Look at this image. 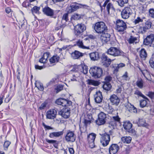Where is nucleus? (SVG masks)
<instances>
[{
    "label": "nucleus",
    "mask_w": 154,
    "mask_h": 154,
    "mask_svg": "<svg viewBox=\"0 0 154 154\" xmlns=\"http://www.w3.org/2000/svg\"><path fill=\"white\" fill-rule=\"evenodd\" d=\"M55 102L58 105L65 106L59 112L58 114L64 119L69 118L70 116V109L68 107L72 105V101L63 98H60L57 99Z\"/></svg>",
    "instance_id": "nucleus-1"
},
{
    "label": "nucleus",
    "mask_w": 154,
    "mask_h": 154,
    "mask_svg": "<svg viewBox=\"0 0 154 154\" xmlns=\"http://www.w3.org/2000/svg\"><path fill=\"white\" fill-rule=\"evenodd\" d=\"M63 133V131L59 132H53L50 134L49 137L51 138H54V137H58L62 136Z\"/></svg>",
    "instance_id": "nucleus-28"
},
{
    "label": "nucleus",
    "mask_w": 154,
    "mask_h": 154,
    "mask_svg": "<svg viewBox=\"0 0 154 154\" xmlns=\"http://www.w3.org/2000/svg\"><path fill=\"white\" fill-rule=\"evenodd\" d=\"M91 60L93 61L97 60L100 58L99 53L97 52H93L89 54Z\"/></svg>",
    "instance_id": "nucleus-29"
},
{
    "label": "nucleus",
    "mask_w": 154,
    "mask_h": 154,
    "mask_svg": "<svg viewBox=\"0 0 154 154\" xmlns=\"http://www.w3.org/2000/svg\"><path fill=\"white\" fill-rule=\"evenodd\" d=\"M78 68L79 71L85 74L88 72V68L87 66L83 64L79 65Z\"/></svg>",
    "instance_id": "nucleus-27"
},
{
    "label": "nucleus",
    "mask_w": 154,
    "mask_h": 154,
    "mask_svg": "<svg viewBox=\"0 0 154 154\" xmlns=\"http://www.w3.org/2000/svg\"><path fill=\"white\" fill-rule=\"evenodd\" d=\"M131 138L130 137H124L121 138V140L124 143H130L131 140Z\"/></svg>",
    "instance_id": "nucleus-35"
},
{
    "label": "nucleus",
    "mask_w": 154,
    "mask_h": 154,
    "mask_svg": "<svg viewBox=\"0 0 154 154\" xmlns=\"http://www.w3.org/2000/svg\"><path fill=\"white\" fill-rule=\"evenodd\" d=\"M147 95L151 99H154V92L149 91Z\"/></svg>",
    "instance_id": "nucleus-57"
},
{
    "label": "nucleus",
    "mask_w": 154,
    "mask_h": 154,
    "mask_svg": "<svg viewBox=\"0 0 154 154\" xmlns=\"http://www.w3.org/2000/svg\"><path fill=\"white\" fill-rule=\"evenodd\" d=\"M89 8V6L87 5H82L75 2L71 4L67 8L66 10L68 13H71L76 11L79 8Z\"/></svg>",
    "instance_id": "nucleus-3"
},
{
    "label": "nucleus",
    "mask_w": 154,
    "mask_h": 154,
    "mask_svg": "<svg viewBox=\"0 0 154 154\" xmlns=\"http://www.w3.org/2000/svg\"><path fill=\"white\" fill-rule=\"evenodd\" d=\"M133 13L131 8L129 7H126L122 11L121 14L123 19H128Z\"/></svg>",
    "instance_id": "nucleus-13"
},
{
    "label": "nucleus",
    "mask_w": 154,
    "mask_h": 154,
    "mask_svg": "<svg viewBox=\"0 0 154 154\" xmlns=\"http://www.w3.org/2000/svg\"><path fill=\"white\" fill-rule=\"evenodd\" d=\"M137 124L138 126H140L146 127L148 126V124L146 122L145 120L143 119H139Z\"/></svg>",
    "instance_id": "nucleus-32"
},
{
    "label": "nucleus",
    "mask_w": 154,
    "mask_h": 154,
    "mask_svg": "<svg viewBox=\"0 0 154 154\" xmlns=\"http://www.w3.org/2000/svg\"><path fill=\"white\" fill-rule=\"evenodd\" d=\"M46 141L47 142L49 143L53 144L55 148H57L58 146V144L57 140H50L48 139H46Z\"/></svg>",
    "instance_id": "nucleus-41"
},
{
    "label": "nucleus",
    "mask_w": 154,
    "mask_h": 154,
    "mask_svg": "<svg viewBox=\"0 0 154 154\" xmlns=\"http://www.w3.org/2000/svg\"><path fill=\"white\" fill-rule=\"evenodd\" d=\"M111 87V85L109 83H105L103 86V89L107 91L109 90Z\"/></svg>",
    "instance_id": "nucleus-40"
},
{
    "label": "nucleus",
    "mask_w": 154,
    "mask_h": 154,
    "mask_svg": "<svg viewBox=\"0 0 154 154\" xmlns=\"http://www.w3.org/2000/svg\"><path fill=\"white\" fill-rule=\"evenodd\" d=\"M96 136V134L94 133H91L87 136V140L89 147L91 148H94L95 146L94 142Z\"/></svg>",
    "instance_id": "nucleus-15"
},
{
    "label": "nucleus",
    "mask_w": 154,
    "mask_h": 154,
    "mask_svg": "<svg viewBox=\"0 0 154 154\" xmlns=\"http://www.w3.org/2000/svg\"><path fill=\"white\" fill-rule=\"evenodd\" d=\"M150 66L153 68H154V57H151L149 61Z\"/></svg>",
    "instance_id": "nucleus-55"
},
{
    "label": "nucleus",
    "mask_w": 154,
    "mask_h": 154,
    "mask_svg": "<svg viewBox=\"0 0 154 154\" xmlns=\"http://www.w3.org/2000/svg\"><path fill=\"white\" fill-rule=\"evenodd\" d=\"M91 75L95 78H99L102 75L103 70L101 68L95 66L91 67L89 70Z\"/></svg>",
    "instance_id": "nucleus-5"
},
{
    "label": "nucleus",
    "mask_w": 154,
    "mask_h": 154,
    "mask_svg": "<svg viewBox=\"0 0 154 154\" xmlns=\"http://www.w3.org/2000/svg\"><path fill=\"white\" fill-rule=\"evenodd\" d=\"M112 131L110 130L109 133H105L100 134L101 136L100 138V143L103 146H106L108 145L110 140V135H112Z\"/></svg>",
    "instance_id": "nucleus-6"
},
{
    "label": "nucleus",
    "mask_w": 154,
    "mask_h": 154,
    "mask_svg": "<svg viewBox=\"0 0 154 154\" xmlns=\"http://www.w3.org/2000/svg\"><path fill=\"white\" fill-rule=\"evenodd\" d=\"M46 103H42L39 107V109L40 110H42L44 109L46 106Z\"/></svg>",
    "instance_id": "nucleus-62"
},
{
    "label": "nucleus",
    "mask_w": 154,
    "mask_h": 154,
    "mask_svg": "<svg viewBox=\"0 0 154 154\" xmlns=\"http://www.w3.org/2000/svg\"><path fill=\"white\" fill-rule=\"evenodd\" d=\"M101 34L100 37V39L103 43H107L109 42V43L111 45L114 44V42L111 41V35L108 33L107 32H106Z\"/></svg>",
    "instance_id": "nucleus-11"
},
{
    "label": "nucleus",
    "mask_w": 154,
    "mask_h": 154,
    "mask_svg": "<svg viewBox=\"0 0 154 154\" xmlns=\"http://www.w3.org/2000/svg\"><path fill=\"white\" fill-rule=\"evenodd\" d=\"M116 29L119 32H123L127 28L126 23L120 19L116 20L115 23Z\"/></svg>",
    "instance_id": "nucleus-8"
},
{
    "label": "nucleus",
    "mask_w": 154,
    "mask_h": 154,
    "mask_svg": "<svg viewBox=\"0 0 154 154\" xmlns=\"http://www.w3.org/2000/svg\"><path fill=\"white\" fill-rule=\"evenodd\" d=\"M101 59L103 61L102 64L105 67H108L110 64L111 60L105 54H103L101 57Z\"/></svg>",
    "instance_id": "nucleus-17"
},
{
    "label": "nucleus",
    "mask_w": 154,
    "mask_h": 154,
    "mask_svg": "<svg viewBox=\"0 0 154 154\" xmlns=\"http://www.w3.org/2000/svg\"><path fill=\"white\" fill-rule=\"evenodd\" d=\"M84 54L78 51L75 50L71 54V57L74 59H79L82 57Z\"/></svg>",
    "instance_id": "nucleus-24"
},
{
    "label": "nucleus",
    "mask_w": 154,
    "mask_h": 154,
    "mask_svg": "<svg viewBox=\"0 0 154 154\" xmlns=\"http://www.w3.org/2000/svg\"><path fill=\"white\" fill-rule=\"evenodd\" d=\"M60 22H58L56 26L55 27V30H58L64 27L65 25L64 24L61 25L60 23Z\"/></svg>",
    "instance_id": "nucleus-53"
},
{
    "label": "nucleus",
    "mask_w": 154,
    "mask_h": 154,
    "mask_svg": "<svg viewBox=\"0 0 154 154\" xmlns=\"http://www.w3.org/2000/svg\"><path fill=\"white\" fill-rule=\"evenodd\" d=\"M106 114L103 112H101L98 115V118L95 121L96 124L101 125L104 124L106 121Z\"/></svg>",
    "instance_id": "nucleus-12"
},
{
    "label": "nucleus",
    "mask_w": 154,
    "mask_h": 154,
    "mask_svg": "<svg viewBox=\"0 0 154 154\" xmlns=\"http://www.w3.org/2000/svg\"><path fill=\"white\" fill-rule=\"evenodd\" d=\"M88 83L89 85H93L95 86H98L100 84V82L97 81L92 80H89Z\"/></svg>",
    "instance_id": "nucleus-43"
},
{
    "label": "nucleus",
    "mask_w": 154,
    "mask_h": 154,
    "mask_svg": "<svg viewBox=\"0 0 154 154\" xmlns=\"http://www.w3.org/2000/svg\"><path fill=\"white\" fill-rule=\"evenodd\" d=\"M130 148L128 147H127L125 148V150L124 152L125 153V154H129V153L130 152Z\"/></svg>",
    "instance_id": "nucleus-63"
},
{
    "label": "nucleus",
    "mask_w": 154,
    "mask_h": 154,
    "mask_svg": "<svg viewBox=\"0 0 154 154\" xmlns=\"http://www.w3.org/2000/svg\"><path fill=\"white\" fill-rule=\"evenodd\" d=\"M65 139L68 142H73L75 140V135L73 131H69L65 136Z\"/></svg>",
    "instance_id": "nucleus-16"
},
{
    "label": "nucleus",
    "mask_w": 154,
    "mask_h": 154,
    "mask_svg": "<svg viewBox=\"0 0 154 154\" xmlns=\"http://www.w3.org/2000/svg\"><path fill=\"white\" fill-rule=\"evenodd\" d=\"M132 124L129 122H126L124 123L123 125L124 128L130 133H135V131L132 129Z\"/></svg>",
    "instance_id": "nucleus-19"
},
{
    "label": "nucleus",
    "mask_w": 154,
    "mask_h": 154,
    "mask_svg": "<svg viewBox=\"0 0 154 154\" xmlns=\"http://www.w3.org/2000/svg\"><path fill=\"white\" fill-rule=\"evenodd\" d=\"M40 9V7L35 6L31 9V10L32 14L34 13H38Z\"/></svg>",
    "instance_id": "nucleus-51"
},
{
    "label": "nucleus",
    "mask_w": 154,
    "mask_h": 154,
    "mask_svg": "<svg viewBox=\"0 0 154 154\" xmlns=\"http://www.w3.org/2000/svg\"><path fill=\"white\" fill-rule=\"evenodd\" d=\"M145 99L142 100L140 101V105L142 108H143L146 106L147 103V100H148Z\"/></svg>",
    "instance_id": "nucleus-47"
},
{
    "label": "nucleus",
    "mask_w": 154,
    "mask_h": 154,
    "mask_svg": "<svg viewBox=\"0 0 154 154\" xmlns=\"http://www.w3.org/2000/svg\"><path fill=\"white\" fill-rule=\"evenodd\" d=\"M86 119H87L90 120L91 121L93 119L92 115L91 114H88L87 116Z\"/></svg>",
    "instance_id": "nucleus-64"
},
{
    "label": "nucleus",
    "mask_w": 154,
    "mask_h": 154,
    "mask_svg": "<svg viewBox=\"0 0 154 154\" xmlns=\"http://www.w3.org/2000/svg\"><path fill=\"white\" fill-rule=\"evenodd\" d=\"M121 77L122 80L123 82H126L127 81H128L130 79L128 75V73L127 72H125Z\"/></svg>",
    "instance_id": "nucleus-36"
},
{
    "label": "nucleus",
    "mask_w": 154,
    "mask_h": 154,
    "mask_svg": "<svg viewBox=\"0 0 154 154\" xmlns=\"http://www.w3.org/2000/svg\"><path fill=\"white\" fill-rule=\"evenodd\" d=\"M107 53L114 57L124 55V52L116 48L111 47L108 49Z\"/></svg>",
    "instance_id": "nucleus-10"
},
{
    "label": "nucleus",
    "mask_w": 154,
    "mask_h": 154,
    "mask_svg": "<svg viewBox=\"0 0 154 154\" xmlns=\"http://www.w3.org/2000/svg\"><path fill=\"white\" fill-rule=\"evenodd\" d=\"M42 11L46 15L52 17L54 18L57 17V15L60 11V10H58L54 11L47 6L43 8Z\"/></svg>",
    "instance_id": "nucleus-7"
},
{
    "label": "nucleus",
    "mask_w": 154,
    "mask_h": 154,
    "mask_svg": "<svg viewBox=\"0 0 154 154\" xmlns=\"http://www.w3.org/2000/svg\"><path fill=\"white\" fill-rule=\"evenodd\" d=\"M35 69H38L39 70H41L42 69L45 68V65H43V66H40L38 65H35Z\"/></svg>",
    "instance_id": "nucleus-61"
},
{
    "label": "nucleus",
    "mask_w": 154,
    "mask_h": 154,
    "mask_svg": "<svg viewBox=\"0 0 154 154\" xmlns=\"http://www.w3.org/2000/svg\"><path fill=\"white\" fill-rule=\"evenodd\" d=\"M146 28L144 27V26H139L137 27L138 32L139 33L143 34L146 32L147 30L146 29Z\"/></svg>",
    "instance_id": "nucleus-37"
},
{
    "label": "nucleus",
    "mask_w": 154,
    "mask_h": 154,
    "mask_svg": "<svg viewBox=\"0 0 154 154\" xmlns=\"http://www.w3.org/2000/svg\"><path fill=\"white\" fill-rule=\"evenodd\" d=\"M11 142L8 140L6 141L5 142L3 145L4 150H7L8 149V147L11 144Z\"/></svg>",
    "instance_id": "nucleus-49"
},
{
    "label": "nucleus",
    "mask_w": 154,
    "mask_h": 154,
    "mask_svg": "<svg viewBox=\"0 0 154 154\" xmlns=\"http://www.w3.org/2000/svg\"><path fill=\"white\" fill-rule=\"evenodd\" d=\"M94 97L95 101L96 103H100L102 102L103 97L102 93L100 91L96 92Z\"/></svg>",
    "instance_id": "nucleus-22"
},
{
    "label": "nucleus",
    "mask_w": 154,
    "mask_h": 154,
    "mask_svg": "<svg viewBox=\"0 0 154 154\" xmlns=\"http://www.w3.org/2000/svg\"><path fill=\"white\" fill-rule=\"evenodd\" d=\"M57 111L54 109H51L47 113L46 118L49 119H54L56 117Z\"/></svg>",
    "instance_id": "nucleus-18"
},
{
    "label": "nucleus",
    "mask_w": 154,
    "mask_h": 154,
    "mask_svg": "<svg viewBox=\"0 0 154 154\" xmlns=\"http://www.w3.org/2000/svg\"><path fill=\"white\" fill-rule=\"evenodd\" d=\"M120 118L118 116H113L111 118L109 124L113 127H115L117 125V123H120Z\"/></svg>",
    "instance_id": "nucleus-23"
},
{
    "label": "nucleus",
    "mask_w": 154,
    "mask_h": 154,
    "mask_svg": "<svg viewBox=\"0 0 154 154\" xmlns=\"http://www.w3.org/2000/svg\"><path fill=\"white\" fill-rule=\"evenodd\" d=\"M128 0H119L117 2L118 5L121 7H123L125 4L128 2Z\"/></svg>",
    "instance_id": "nucleus-45"
},
{
    "label": "nucleus",
    "mask_w": 154,
    "mask_h": 154,
    "mask_svg": "<svg viewBox=\"0 0 154 154\" xmlns=\"http://www.w3.org/2000/svg\"><path fill=\"white\" fill-rule=\"evenodd\" d=\"M77 44L80 48L83 49H89L90 48L89 46L86 47L84 46L82 41L80 40H79L77 42Z\"/></svg>",
    "instance_id": "nucleus-39"
},
{
    "label": "nucleus",
    "mask_w": 154,
    "mask_h": 154,
    "mask_svg": "<svg viewBox=\"0 0 154 154\" xmlns=\"http://www.w3.org/2000/svg\"><path fill=\"white\" fill-rule=\"evenodd\" d=\"M86 29V27L84 24L82 23L78 24L74 27L75 35L77 38H83V32Z\"/></svg>",
    "instance_id": "nucleus-4"
},
{
    "label": "nucleus",
    "mask_w": 154,
    "mask_h": 154,
    "mask_svg": "<svg viewBox=\"0 0 154 154\" xmlns=\"http://www.w3.org/2000/svg\"><path fill=\"white\" fill-rule=\"evenodd\" d=\"M149 15L152 18H154V9L150 8L149 10Z\"/></svg>",
    "instance_id": "nucleus-54"
},
{
    "label": "nucleus",
    "mask_w": 154,
    "mask_h": 154,
    "mask_svg": "<svg viewBox=\"0 0 154 154\" xmlns=\"http://www.w3.org/2000/svg\"><path fill=\"white\" fill-rule=\"evenodd\" d=\"M93 28L95 32L98 34H101L107 32L108 29L106 24L103 22H98L94 24Z\"/></svg>",
    "instance_id": "nucleus-2"
},
{
    "label": "nucleus",
    "mask_w": 154,
    "mask_h": 154,
    "mask_svg": "<svg viewBox=\"0 0 154 154\" xmlns=\"http://www.w3.org/2000/svg\"><path fill=\"white\" fill-rule=\"evenodd\" d=\"M128 110L131 113H137V108L131 103L128 104L127 106Z\"/></svg>",
    "instance_id": "nucleus-30"
},
{
    "label": "nucleus",
    "mask_w": 154,
    "mask_h": 154,
    "mask_svg": "<svg viewBox=\"0 0 154 154\" xmlns=\"http://www.w3.org/2000/svg\"><path fill=\"white\" fill-rule=\"evenodd\" d=\"M147 5L146 4H139L138 5L137 9L140 14L145 13L147 11Z\"/></svg>",
    "instance_id": "nucleus-25"
},
{
    "label": "nucleus",
    "mask_w": 154,
    "mask_h": 154,
    "mask_svg": "<svg viewBox=\"0 0 154 154\" xmlns=\"http://www.w3.org/2000/svg\"><path fill=\"white\" fill-rule=\"evenodd\" d=\"M112 79V78L110 76H106L105 79V83H109Z\"/></svg>",
    "instance_id": "nucleus-58"
},
{
    "label": "nucleus",
    "mask_w": 154,
    "mask_h": 154,
    "mask_svg": "<svg viewBox=\"0 0 154 154\" xmlns=\"http://www.w3.org/2000/svg\"><path fill=\"white\" fill-rule=\"evenodd\" d=\"M81 15L78 14H75L72 15L71 18L74 20H78L81 19Z\"/></svg>",
    "instance_id": "nucleus-48"
},
{
    "label": "nucleus",
    "mask_w": 154,
    "mask_h": 154,
    "mask_svg": "<svg viewBox=\"0 0 154 154\" xmlns=\"http://www.w3.org/2000/svg\"><path fill=\"white\" fill-rule=\"evenodd\" d=\"M68 14V13H65L64 14L62 18V20H65L66 22L68 21L69 20Z\"/></svg>",
    "instance_id": "nucleus-56"
},
{
    "label": "nucleus",
    "mask_w": 154,
    "mask_h": 154,
    "mask_svg": "<svg viewBox=\"0 0 154 154\" xmlns=\"http://www.w3.org/2000/svg\"><path fill=\"white\" fill-rule=\"evenodd\" d=\"M152 24V22L149 20L145 23V25L144 26L147 30H148L151 28Z\"/></svg>",
    "instance_id": "nucleus-44"
},
{
    "label": "nucleus",
    "mask_w": 154,
    "mask_h": 154,
    "mask_svg": "<svg viewBox=\"0 0 154 154\" xmlns=\"http://www.w3.org/2000/svg\"><path fill=\"white\" fill-rule=\"evenodd\" d=\"M110 100L112 105L116 106L118 105L120 102V99L115 94L110 96Z\"/></svg>",
    "instance_id": "nucleus-20"
},
{
    "label": "nucleus",
    "mask_w": 154,
    "mask_h": 154,
    "mask_svg": "<svg viewBox=\"0 0 154 154\" xmlns=\"http://www.w3.org/2000/svg\"><path fill=\"white\" fill-rule=\"evenodd\" d=\"M91 121L90 120L87 119H85L84 121V125L85 126V127H86L87 126L90 124L91 123Z\"/></svg>",
    "instance_id": "nucleus-59"
},
{
    "label": "nucleus",
    "mask_w": 154,
    "mask_h": 154,
    "mask_svg": "<svg viewBox=\"0 0 154 154\" xmlns=\"http://www.w3.org/2000/svg\"><path fill=\"white\" fill-rule=\"evenodd\" d=\"M145 19L144 17L141 18L140 17H138L137 18L134 20V23L135 24L139 23L140 22H143V19Z\"/></svg>",
    "instance_id": "nucleus-46"
},
{
    "label": "nucleus",
    "mask_w": 154,
    "mask_h": 154,
    "mask_svg": "<svg viewBox=\"0 0 154 154\" xmlns=\"http://www.w3.org/2000/svg\"><path fill=\"white\" fill-rule=\"evenodd\" d=\"M60 57L57 55H54L49 60L51 64H52L57 62L59 60Z\"/></svg>",
    "instance_id": "nucleus-34"
},
{
    "label": "nucleus",
    "mask_w": 154,
    "mask_h": 154,
    "mask_svg": "<svg viewBox=\"0 0 154 154\" xmlns=\"http://www.w3.org/2000/svg\"><path fill=\"white\" fill-rule=\"evenodd\" d=\"M50 53L48 52L45 53L41 58L39 59V62L41 63H45L48 61V58L49 56Z\"/></svg>",
    "instance_id": "nucleus-26"
},
{
    "label": "nucleus",
    "mask_w": 154,
    "mask_h": 154,
    "mask_svg": "<svg viewBox=\"0 0 154 154\" xmlns=\"http://www.w3.org/2000/svg\"><path fill=\"white\" fill-rule=\"evenodd\" d=\"M109 2V0H106L103 5L104 7V11H105L106 13L108 15H109L112 11H115L113 4Z\"/></svg>",
    "instance_id": "nucleus-9"
},
{
    "label": "nucleus",
    "mask_w": 154,
    "mask_h": 154,
    "mask_svg": "<svg viewBox=\"0 0 154 154\" xmlns=\"http://www.w3.org/2000/svg\"><path fill=\"white\" fill-rule=\"evenodd\" d=\"M137 40V38L136 37L131 36L130 38H129L128 40V42L130 44L133 43L134 42L136 43L135 41Z\"/></svg>",
    "instance_id": "nucleus-52"
},
{
    "label": "nucleus",
    "mask_w": 154,
    "mask_h": 154,
    "mask_svg": "<svg viewBox=\"0 0 154 154\" xmlns=\"http://www.w3.org/2000/svg\"><path fill=\"white\" fill-rule=\"evenodd\" d=\"M140 56L141 58L143 60L146 59L147 57V53L144 48H142L140 51Z\"/></svg>",
    "instance_id": "nucleus-31"
},
{
    "label": "nucleus",
    "mask_w": 154,
    "mask_h": 154,
    "mask_svg": "<svg viewBox=\"0 0 154 154\" xmlns=\"http://www.w3.org/2000/svg\"><path fill=\"white\" fill-rule=\"evenodd\" d=\"M119 149V147L116 144H113L110 146L109 152L110 154H116Z\"/></svg>",
    "instance_id": "nucleus-21"
},
{
    "label": "nucleus",
    "mask_w": 154,
    "mask_h": 154,
    "mask_svg": "<svg viewBox=\"0 0 154 154\" xmlns=\"http://www.w3.org/2000/svg\"><path fill=\"white\" fill-rule=\"evenodd\" d=\"M134 94L137 95L138 96L141 97L144 99L148 100V98L144 95L140 91L138 90H137L135 91L134 92Z\"/></svg>",
    "instance_id": "nucleus-42"
},
{
    "label": "nucleus",
    "mask_w": 154,
    "mask_h": 154,
    "mask_svg": "<svg viewBox=\"0 0 154 154\" xmlns=\"http://www.w3.org/2000/svg\"><path fill=\"white\" fill-rule=\"evenodd\" d=\"M35 87L40 91H42L44 90L43 84L39 81H36L35 83Z\"/></svg>",
    "instance_id": "nucleus-33"
},
{
    "label": "nucleus",
    "mask_w": 154,
    "mask_h": 154,
    "mask_svg": "<svg viewBox=\"0 0 154 154\" xmlns=\"http://www.w3.org/2000/svg\"><path fill=\"white\" fill-rule=\"evenodd\" d=\"M144 44L146 45H149L154 47V34H152L147 36L144 39Z\"/></svg>",
    "instance_id": "nucleus-14"
},
{
    "label": "nucleus",
    "mask_w": 154,
    "mask_h": 154,
    "mask_svg": "<svg viewBox=\"0 0 154 154\" xmlns=\"http://www.w3.org/2000/svg\"><path fill=\"white\" fill-rule=\"evenodd\" d=\"M117 64H112V67L114 69V71L115 72H117L118 71L119 68L118 66H117Z\"/></svg>",
    "instance_id": "nucleus-60"
},
{
    "label": "nucleus",
    "mask_w": 154,
    "mask_h": 154,
    "mask_svg": "<svg viewBox=\"0 0 154 154\" xmlns=\"http://www.w3.org/2000/svg\"><path fill=\"white\" fill-rule=\"evenodd\" d=\"M64 85H59L57 86L55 89L56 90L57 93H58L63 90Z\"/></svg>",
    "instance_id": "nucleus-50"
},
{
    "label": "nucleus",
    "mask_w": 154,
    "mask_h": 154,
    "mask_svg": "<svg viewBox=\"0 0 154 154\" xmlns=\"http://www.w3.org/2000/svg\"><path fill=\"white\" fill-rule=\"evenodd\" d=\"M136 85L140 88H142L143 87V82L141 79H138L136 82Z\"/></svg>",
    "instance_id": "nucleus-38"
}]
</instances>
